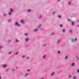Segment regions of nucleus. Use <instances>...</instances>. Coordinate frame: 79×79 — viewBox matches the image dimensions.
<instances>
[{"label": "nucleus", "mask_w": 79, "mask_h": 79, "mask_svg": "<svg viewBox=\"0 0 79 79\" xmlns=\"http://www.w3.org/2000/svg\"><path fill=\"white\" fill-rule=\"evenodd\" d=\"M71 40L72 42H74V39H73V38L71 39Z\"/></svg>", "instance_id": "1"}, {"label": "nucleus", "mask_w": 79, "mask_h": 79, "mask_svg": "<svg viewBox=\"0 0 79 79\" xmlns=\"http://www.w3.org/2000/svg\"><path fill=\"white\" fill-rule=\"evenodd\" d=\"M18 23L17 22L15 23V25H17V26H18V27L19 26V24H18Z\"/></svg>", "instance_id": "2"}, {"label": "nucleus", "mask_w": 79, "mask_h": 79, "mask_svg": "<svg viewBox=\"0 0 79 79\" xmlns=\"http://www.w3.org/2000/svg\"><path fill=\"white\" fill-rule=\"evenodd\" d=\"M2 67H4L5 68L6 66V65H2Z\"/></svg>", "instance_id": "3"}, {"label": "nucleus", "mask_w": 79, "mask_h": 79, "mask_svg": "<svg viewBox=\"0 0 79 79\" xmlns=\"http://www.w3.org/2000/svg\"><path fill=\"white\" fill-rule=\"evenodd\" d=\"M38 31V29H35V30H34V31Z\"/></svg>", "instance_id": "4"}, {"label": "nucleus", "mask_w": 79, "mask_h": 79, "mask_svg": "<svg viewBox=\"0 0 79 79\" xmlns=\"http://www.w3.org/2000/svg\"><path fill=\"white\" fill-rule=\"evenodd\" d=\"M10 11H11V12H13V10L12 9H10Z\"/></svg>", "instance_id": "5"}, {"label": "nucleus", "mask_w": 79, "mask_h": 79, "mask_svg": "<svg viewBox=\"0 0 79 79\" xmlns=\"http://www.w3.org/2000/svg\"><path fill=\"white\" fill-rule=\"evenodd\" d=\"M28 40H29V39H28V38H27L26 40V42H27Z\"/></svg>", "instance_id": "6"}, {"label": "nucleus", "mask_w": 79, "mask_h": 79, "mask_svg": "<svg viewBox=\"0 0 79 79\" xmlns=\"http://www.w3.org/2000/svg\"><path fill=\"white\" fill-rule=\"evenodd\" d=\"M75 64V63H73L72 64V66H74Z\"/></svg>", "instance_id": "7"}, {"label": "nucleus", "mask_w": 79, "mask_h": 79, "mask_svg": "<svg viewBox=\"0 0 79 79\" xmlns=\"http://www.w3.org/2000/svg\"><path fill=\"white\" fill-rule=\"evenodd\" d=\"M42 26L41 25H40L39 26H38V27L39 28V27H40V26Z\"/></svg>", "instance_id": "8"}, {"label": "nucleus", "mask_w": 79, "mask_h": 79, "mask_svg": "<svg viewBox=\"0 0 79 79\" xmlns=\"http://www.w3.org/2000/svg\"><path fill=\"white\" fill-rule=\"evenodd\" d=\"M65 31V29H64L63 31H62L63 32H64V31Z\"/></svg>", "instance_id": "9"}, {"label": "nucleus", "mask_w": 79, "mask_h": 79, "mask_svg": "<svg viewBox=\"0 0 79 79\" xmlns=\"http://www.w3.org/2000/svg\"><path fill=\"white\" fill-rule=\"evenodd\" d=\"M28 12H30V11H31V10H30V9H28Z\"/></svg>", "instance_id": "10"}, {"label": "nucleus", "mask_w": 79, "mask_h": 79, "mask_svg": "<svg viewBox=\"0 0 79 79\" xmlns=\"http://www.w3.org/2000/svg\"><path fill=\"white\" fill-rule=\"evenodd\" d=\"M46 56L45 55H44L43 57V58H45V57Z\"/></svg>", "instance_id": "11"}, {"label": "nucleus", "mask_w": 79, "mask_h": 79, "mask_svg": "<svg viewBox=\"0 0 79 79\" xmlns=\"http://www.w3.org/2000/svg\"><path fill=\"white\" fill-rule=\"evenodd\" d=\"M23 20H21L20 21V22H21V23H22V22H23Z\"/></svg>", "instance_id": "12"}, {"label": "nucleus", "mask_w": 79, "mask_h": 79, "mask_svg": "<svg viewBox=\"0 0 79 79\" xmlns=\"http://www.w3.org/2000/svg\"><path fill=\"white\" fill-rule=\"evenodd\" d=\"M78 56H79L78 55H77L76 56V57L77 58H78Z\"/></svg>", "instance_id": "13"}, {"label": "nucleus", "mask_w": 79, "mask_h": 79, "mask_svg": "<svg viewBox=\"0 0 79 79\" xmlns=\"http://www.w3.org/2000/svg\"><path fill=\"white\" fill-rule=\"evenodd\" d=\"M54 74V72H53L51 75V76H53Z\"/></svg>", "instance_id": "14"}, {"label": "nucleus", "mask_w": 79, "mask_h": 79, "mask_svg": "<svg viewBox=\"0 0 79 79\" xmlns=\"http://www.w3.org/2000/svg\"><path fill=\"white\" fill-rule=\"evenodd\" d=\"M71 3V2H70L69 3V5H70Z\"/></svg>", "instance_id": "15"}, {"label": "nucleus", "mask_w": 79, "mask_h": 79, "mask_svg": "<svg viewBox=\"0 0 79 79\" xmlns=\"http://www.w3.org/2000/svg\"><path fill=\"white\" fill-rule=\"evenodd\" d=\"M55 12H53L52 14V15H55Z\"/></svg>", "instance_id": "16"}, {"label": "nucleus", "mask_w": 79, "mask_h": 79, "mask_svg": "<svg viewBox=\"0 0 79 79\" xmlns=\"http://www.w3.org/2000/svg\"><path fill=\"white\" fill-rule=\"evenodd\" d=\"M67 58H68V56H66L65 57V59H67Z\"/></svg>", "instance_id": "17"}, {"label": "nucleus", "mask_w": 79, "mask_h": 79, "mask_svg": "<svg viewBox=\"0 0 79 79\" xmlns=\"http://www.w3.org/2000/svg\"><path fill=\"white\" fill-rule=\"evenodd\" d=\"M16 41L17 42H18V40H16Z\"/></svg>", "instance_id": "18"}, {"label": "nucleus", "mask_w": 79, "mask_h": 79, "mask_svg": "<svg viewBox=\"0 0 79 79\" xmlns=\"http://www.w3.org/2000/svg\"><path fill=\"white\" fill-rule=\"evenodd\" d=\"M72 23L73 25H74V22H72Z\"/></svg>", "instance_id": "19"}, {"label": "nucleus", "mask_w": 79, "mask_h": 79, "mask_svg": "<svg viewBox=\"0 0 79 79\" xmlns=\"http://www.w3.org/2000/svg\"><path fill=\"white\" fill-rule=\"evenodd\" d=\"M2 48V46H0V49H1V48Z\"/></svg>", "instance_id": "20"}, {"label": "nucleus", "mask_w": 79, "mask_h": 79, "mask_svg": "<svg viewBox=\"0 0 79 79\" xmlns=\"http://www.w3.org/2000/svg\"><path fill=\"white\" fill-rule=\"evenodd\" d=\"M77 73H79V69H78V70H77Z\"/></svg>", "instance_id": "21"}, {"label": "nucleus", "mask_w": 79, "mask_h": 79, "mask_svg": "<svg viewBox=\"0 0 79 79\" xmlns=\"http://www.w3.org/2000/svg\"><path fill=\"white\" fill-rule=\"evenodd\" d=\"M9 15H11V13L9 12Z\"/></svg>", "instance_id": "22"}, {"label": "nucleus", "mask_w": 79, "mask_h": 79, "mask_svg": "<svg viewBox=\"0 0 79 79\" xmlns=\"http://www.w3.org/2000/svg\"><path fill=\"white\" fill-rule=\"evenodd\" d=\"M25 35H27V33L25 34Z\"/></svg>", "instance_id": "23"}, {"label": "nucleus", "mask_w": 79, "mask_h": 79, "mask_svg": "<svg viewBox=\"0 0 79 79\" xmlns=\"http://www.w3.org/2000/svg\"><path fill=\"white\" fill-rule=\"evenodd\" d=\"M12 52H9V54H11V53Z\"/></svg>", "instance_id": "24"}, {"label": "nucleus", "mask_w": 79, "mask_h": 79, "mask_svg": "<svg viewBox=\"0 0 79 79\" xmlns=\"http://www.w3.org/2000/svg\"><path fill=\"white\" fill-rule=\"evenodd\" d=\"M58 53H60V51H58Z\"/></svg>", "instance_id": "25"}, {"label": "nucleus", "mask_w": 79, "mask_h": 79, "mask_svg": "<svg viewBox=\"0 0 79 79\" xmlns=\"http://www.w3.org/2000/svg\"><path fill=\"white\" fill-rule=\"evenodd\" d=\"M18 54V52H17L16 54L15 55H17V54Z\"/></svg>", "instance_id": "26"}, {"label": "nucleus", "mask_w": 79, "mask_h": 79, "mask_svg": "<svg viewBox=\"0 0 79 79\" xmlns=\"http://www.w3.org/2000/svg\"><path fill=\"white\" fill-rule=\"evenodd\" d=\"M70 32H72V30H70Z\"/></svg>", "instance_id": "27"}, {"label": "nucleus", "mask_w": 79, "mask_h": 79, "mask_svg": "<svg viewBox=\"0 0 79 79\" xmlns=\"http://www.w3.org/2000/svg\"><path fill=\"white\" fill-rule=\"evenodd\" d=\"M60 17H61V16H60V15H59L58 18H60Z\"/></svg>", "instance_id": "28"}, {"label": "nucleus", "mask_w": 79, "mask_h": 79, "mask_svg": "<svg viewBox=\"0 0 79 79\" xmlns=\"http://www.w3.org/2000/svg\"><path fill=\"white\" fill-rule=\"evenodd\" d=\"M75 40L76 41V40H77V39L75 38Z\"/></svg>", "instance_id": "29"}, {"label": "nucleus", "mask_w": 79, "mask_h": 79, "mask_svg": "<svg viewBox=\"0 0 79 79\" xmlns=\"http://www.w3.org/2000/svg\"><path fill=\"white\" fill-rule=\"evenodd\" d=\"M60 27H62V25H60Z\"/></svg>", "instance_id": "30"}, {"label": "nucleus", "mask_w": 79, "mask_h": 79, "mask_svg": "<svg viewBox=\"0 0 79 79\" xmlns=\"http://www.w3.org/2000/svg\"><path fill=\"white\" fill-rule=\"evenodd\" d=\"M68 21H71V20H70L69 19H68Z\"/></svg>", "instance_id": "31"}, {"label": "nucleus", "mask_w": 79, "mask_h": 79, "mask_svg": "<svg viewBox=\"0 0 79 79\" xmlns=\"http://www.w3.org/2000/svg\"><path fill=\"white\" fill-rule=\"evenodd\" d=\"M77 59L79 60V57H77Z\"/></svg>", "instance_id": "32"}, {"label": "nucleus", "mask_w": 79, "mask_h": 79, "mask_svg": "<svg viewBox=\"0 0 79 79\" xmlns=\"http://www.w3.org/2000/svg\"><path fill=\"white\" fill-rule=\"evenodd\" d=\"M8 21H9V22H10L11 21L10 20H9Z\"/></svg>", "instance_id": "33"}, {"label": "nucleus", "mask_w": 79, "mask_h": 79, "mask_svg": "<svg viewBox=\"0 0 79 79\" xmlns=\"http://www.w3.org/2000/svg\"><path fill=\"white\" fill-rule=\"evenodd\" d=\"M12 71H15V69H13Z\"/></svg>", "instance_id": "34"}, {"label": "nucleus", "mask_w": 79, "mask_h": 79, "mask_svg": "<svg viewBox=\"0 0 79 79\" xmlns=\"http://www.w3.org/2000/svg\"><path fill=\"white\" fill-rule=\"evenodd\" d=\"M71 77V75H70V76H69V77Z\"/></svg>", "instance_id": "35"}, {"label": "nucleus", "mask_w": 79, "mask_h": 79, "mask_svg": "<svg viewBox=\"0 0 79 79\" xmlns=\"http://www.w3.org/2000/svg\"><path fill=\"white\" fill-rule=\"evenodd\" d=\"M27 75H28V74H27H27H26V76H27Z\"/></svg>", "instance_id": "36"}, {"label": "nucleus", "mask_w": 79, "mask_h": 79, "mask_svg": "<svg viewBox=\"0 0 79 79\" xmlns=\"http://www.w3.org/2000/svg\"><path fill=\"white\" fill-rule=\"evenodd\" d=\"M76 77H74V79H76Z\"/></svg>", "instance_id": "37"}, {"label": "nucleus", "mask_w": 79, "mask_h": 79, "mask_svg": "<svg viewBox=\"0 0 79 79\" xmlns=\"http://www.w3.org/2000/svg\"><path fill=\"white\" fill-rule=\"evenodd\" d=\"M11 42V40H9V42Z\"/></svg>", "instance_id": "38"}, {"label": "nucleus", "mask_w": 79, "mask_h": 79, "mask_svg": "<svg viewBox=\"0 0 79 79\" xmlns=\"http://www.w3.org/2000/svg\"><path fill=\"white\" fill-rule=\"evenodd\" d=\"M24 56H22V58H24Z\"/></svg>", "instance_id": "39"}, {"label": "nucleus", "mask_w": 79, "mask_h": 79, "mask_svg": "<svg viewBox=\"0 0 79 79\" xmlns=\"http://www.w3.org/2000/svg\"><path fill=\"white\" fill-rule=\"evenodd\" d=\"M28 71H30V70H28Z\"/></svg>", "instance_id": "40"}, {"label": "nucleus", "mask_w": 79, "mask_h": 79, "mask_svg": "<svg viewBox=\"0 0 79 79\" xmlns=\"http://www.w3.org/2000/svg\"><path fill=\"white\" fill-rule=\"evenodd\" d=\"M45 46V45H43V47H44V46Z\"/></svg>", "instance_id": "41"}, {"label": "nucleus", "mask_w": 79, "mask_h": 79, "mask_svg": "<svg viewBox=\"0 0 79 79\" xmlns=\"http://www.w3.org/2000/svg\"><path fill=\"white\" fill-rule=\"evenodd\" d=\"M52 35H53V34H54V33H52Z\"/></svg>", "instance_id": "42"}, {"label": "nucleus", "mask_w": 79, "mask_h": 79, "mask_svg": "<svg viewBox=\"0 0 79 79\" xmlns=\"http://www.w3.org/2000/svg\"><path fill=\"white\" fill-rule=\"evenodd\" d=\"M6 14H5V15H4V16H6Z\"/></svg>", "instance_id": "43"}, {"label": "nucleus", "mask_w": 79, "mask_h": 79, "mask_svg": "<svg viewBox=\"0 0 79 79\" xmlns=\"http://www.w3.org/2000/svg\"><path fill=\"white\" fill-rule=\"evenodd\" d=\"M16 69H18V67H16Z\"/></svg>", "instance_id": "44"}, {"label": "nucleus", "mask_w": 79, "mask_h": 79, "mask_svg": "<svg viewBox=\"0 0 79 79\" xmlns=\"http://www.w3.org/2000/svg\"><path fill=\"white\" fill-rule=\"evenodd\" d=\"M59 41H60V40H59V41H58V42H59Z\"/></svg>", "instance_id": "45"}, {"label": "nucleus", "mask_w": 79, "mask_h": 79, "mask_svg": "<svg viewBox=\"0 0 79 79\" xmlns=\"http://www.w3.org/2000/svg\"><path fill=\"white\" fill-rule=\"evenodd\" d=\"M78 27H79V25H77Z\"/></svg>", "instance_id": "46"}, {"label": "nucleus", "mask_w": 79, "mask_h": 79, "mask_svg": "<svg viewBox=\"0 0 79 79\" xmlns=\"http://www.w3.org/2000/svg\"><path fill=\"white\" fill-rule=\"evenodd\" d=\"M28 58H27V60Z\"/></svg>", "instance_id": "47"}, {"label": "nucleus", "mask_w": 79, "mask_h": 79, "mask_svg": "<svg viewBox=\"0 0 79 79\" xmlns=\"http://www.w3.org/2000/svg\"><path fill=\"white\" fill-rule=\"evenodd\" d=\"M78 22H79V20H78Z\"/></svg>", "instance_id": "48"}, {"label": "nucleus", "mask_w": 79, "mask_h": 79, "mask_svg": "<svg viewBox=\"0 0 79 79\" xmlns=\"http://www.w3.org/2000/svg\"><path fill=\"white\" fill-rule=\"evenodd\" d=\"M6 70L7 71H8V69H6Z\"/></svg>", "instance_id": "49"}, {"label": "nucleus", "mask_w": 79, "mask_h": 79, "mask_svg": "<svg viewBox=\"0 0 79 79\" xmlns=\"http://www.w3.org/2000/svg\"><path fill=\"white\" fill-rule=\"evenodd\" d=\"M58 1H60V0H58Z\"/></svg>", "instance_id": "50"}, {"label": "nucleus", "mask_w": 79, "mask_h": 79, "mask_svg": "<svg viewBox=\"0 0 79 79\" xmlns=\"http://www.w3.org/2000/svg\"><path fill=\"white\" fill-rule=\"evenodd\" d=\"M0 79H1V77H0Z\"/></svg>", "instance_id": "51"}, {"label": "nucleus", "mask_w": 79, "mask_h": 79, "mask_svg": "<svg viewBox=\"0 0 79 79\" xmlns=\"http://www.w3.org/2000/svg\"><path fill=\"white\" fill-rule=\"evenodd\" d=\"M39 18H40V17H39Z\"/></svg>", "instance_id": "52"}]
</instances>
